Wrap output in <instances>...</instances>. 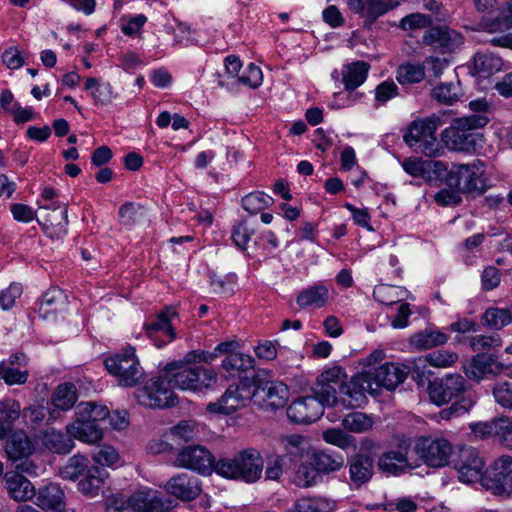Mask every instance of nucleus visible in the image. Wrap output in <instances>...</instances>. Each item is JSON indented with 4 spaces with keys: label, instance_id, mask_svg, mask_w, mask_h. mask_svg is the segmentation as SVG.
<instances>
[{
    "label": "nucleus",
    "instance_id": "c85d7f7f",
    "mask_svg": "<svg viewBox=\"0 0 512 512\" xmlns=\"http://www.w3.org/2000/svg\"><path fill=\"white\" fill-rule=\"evenodd\" d=\"M35 504L43 510L59 511L64 507L65 494L58 484L50 483L39 489Z\"/></svg>",
    "mask_w": 512,
    "mask_h": 512
},
{
    "label": "nucleus",
    "instance_id": "bb28decb",
    "mask_svg": "<svg viewBox=\"0 0 512 512\" xmlns=\"http://www.w3.org/2000/svg\"><path fill=\"white\" fill-rule=\"evenodd\" d=\"M373 473V459L368 454L360 452L349 462L350 481L356 487L369 482Z\"/></svg>",
    "mask_w": 512,
    "mask_h": 512
},
{
    "label": "nucleus",
    "instance_id": "de8ad7c7",
    "mask_svg": "<svg viewBox=\"0 0 512 512\" xmlns=\"http://www.w3.org/2000/svg\"><path fill=\"white\" fill-rule=\"evenodd\" d=\"M119 217L122 225L132 227L145 220L146 212L142 205L126 202L119 208Z\"/></svg>",
    "mask_w": 512,
    "mask_h": 512
},
{
    "label": "nucleus",
    "instance_id": "6ab92c4d",
    "mask_svg": "<svg viewBox=\"0 0 512 512\" xmlns=\"http://www.w3.org/2000/svg\"><path fill=\"white\" fill-rule=\"evenodd\" d=\"M364 373L369 378L371 386L375 387L373 389L375 395L382 387L387 390L395 389L406 378L404 369L393 363H385L378 368L364 371Z\"/></svg>",
    "mask_w": 512,
    "mask_h": 512
},
{
    "label": "nucleus",
    "instance_id": "7ed1b4c3",
    "mask_svg": "<svg viewBox=\"0 0 512 512\" xmlns=\"http://www.w3.org/2000/svg\"><path fill=\"white\" fill-rule=\"evenodd\" d=\"M105 512H168L173 501L159 496L157 491L147 490L125 498L122 494H112L106 498Z\"/></svg>",
    "mask_w": 512,
    "mask_h": 512
},
{
    "label": "nucleus",
    "instance_id": "cd10ccee",
    "mask_svg": "<svg viewBox=\"0 0 512 512\" xmlns=\"http://www.w3.org/2000/svg\"><path fill=\"white\" fill-rule=\"evenodd\" d=\"M329 299V289L322 283L311 285L301 290L296 303L302 309H319L326 305Z\"/></svg>",
    "mask_w": 512,
    "mask_h": 512
},
{
    "label": "nucleus",
    "instance_id": "0eeeda50",
    "mask_svg": "<svg viewBox=\"0 0 512 512\" xmlns=\"http://www.w3.org/2000/svg\"><path fill=\"white\" fill-rule=\"evenodd\" d=\"M484 172L485 166L480 160L467 164H453L447 173V185L460 192L483 194L486 190Z\"/></svg>",
    "mask_w": 512,
    "mask_h": 512
},
{
    "label": "nucleus",
    "instance_id": "79ce46f5",
    "mask_svg": "<svg viewBox=\"0 0 512 512\" xmlns=\"http://www.w3.org/2000/svg\"><path fill=\"white\" fill-rule=\"evenodd\" d=\"M311 465L317 473H332L340 470L344 465V458L340 454H329L325 451L315 452L310 457Z\"/></svg>",
    "mask_w": 512,
    "mask_h": 512
},
{
    "label": "nucleus",
    "instance_id": "e2e57ef3",
    "mask_svg": "<svg viewBox=\"0 0 512 512\" xmlns=\"http://www.w3.org/2000/svg\"><path fill=\"white\" fill-rule=\"evenodd\" d=\"M262 80V71L254 63H250L242 74L238 76L239 83L251 88L259 87L262 84Z\"/></svg>",
    "mask_w": 512,
    "mask_h": 512
},
{
    "label": "nucleus",
    "instance_id": "9b49d317",
    "mask_svg": "<svg viewBox=\"0 0 512 512\" xmlns=\"http://www.w3.org/2000/svg\"><path fill=\"white\" fill-rule=\"evenodd\" d=\"M415 452L428 466L440 468L449 464L453 447L445 438L421 437L416 441Z\"/></svg>",
    "mask_w": 512,
    "mask_h": 512
},
{
    "label": "nucleus",
    "instance_id": "c756f323",
    "mask_svg": "<svg viewBox=\"0 0 512 512\" xmlns=\"http://www.w3.org/2000/svg\"><path fill=\"white\" fill-rule=\"evenodd\" d=\"M278 441L283 451L282 456L291 462L302 459L309 451L308 441L298 434L282 435Z\"/></svg>",
    "mask_w": 512,
    "mask_h": 512
},
{
    "label": "nucleus",
    "instance_id": "a211bd4d",
    "mask_svg": "<svg viewBox=\"0 0 512 512\" xmlns=\"http://www.w3.org/2000/svg\"><path fill=\"white\" fill-rule=\"evenodd\" d=\"M423 43L442 53H450L462 46L463 36L448 26H434L425 31Z\"/></svg>",
    "mask_w": 512,
    "mask_h": 512
},
{
    "label": "nucleus",
    "instance_id": "7c9ffc66",
    "mask_svg": "<svg viewBox=\"0 0 512 512\" xmlns=\"http://www.w3.org/2000/svg\"><path fill=\"white\" fill-rule=\"evenodd\" d=\"M176 316L177 312L172 306L166 307L156 315L152 322L145 324L146 333L152 337L156 332L161 331L168 336L169 341L174 340L176 333L171 326V320Z\"/></svg>",
    "mask_w": 512,
    "mask_h": 512
},
{
    "label": "nucleus",
    "instance_id": "5701e85b",
    "mask_svg": "<svg viewBox=\"0 0 512 512\" xmlns=\"http://www.w3.org/2000/svg\"><path fill=\"white\" fill-rule=\"evenodd\" d=\"M165 490L184 501L194 500L201 493L199 479L188 473H180L168 480Z\"/></svg>",
    "mask_w": 512,
    "mask_h": 512
},
{
    "label": "nucleus",
    "instance_id": "4be33fe9",
    "mask_svg": "<svg viewBox=\"0 0 512 512\" xmlns=\"http://www.w3.org/2000/svg\"><path fill=\"white\" fill-rule=\"evenodd\" d=\"M409 445L403 444L396 449L385 451L378 458V468L384 472L392 475H399L408 469L414 468L408 458Z\"/></svg>",
    "mask_w": 512,
    "mask_h": 512
},
{
    "label": "nucleus",
    "instance_id": "58836bf2",
    "mask_svg": "<svg viewBox=\"0 0 512 512\" xmlns=\"http://www.w3.org/2000/svg\"><path fill=\"white\" fill-rule=\"evenodd\" d=\"M43 445L52 452L59 454L69 453L74 447V441L68 434L65 435L54 428L46 429L42 436Z\"/></svg>",
    "mask_w": 512,
    "mask_h": 512
},
{
    "label": "nucleus",
    "instance_id": "a19ab883",
    "mask_svg": "<svg viewBox=\"0 0 512 512\" xmlns=\"http://www.w3.org/2000/svg\"><path fill=\"white\" fill-rule=\"evenodd\" d=\"M401 165L403 170L412 177H424L425 174L431 170H445L444 163L441 161H425L418 157L406 158Z\"/></svg>",
    "mask_w": 512,
    "mask_h": 512
},
{
    "label": "nucleus",
    "instance_id": "052dcab7",
    "mask_svg": "<svg viewBox=\"0 0 512 512\" xmlns=\"http://www.w3.org/2000/svg\"><path fill=\"white\" fill-rule=\"evenodd\" d=\"M473 405L474 402L471 398H462L454 402L450 407L441 410L439 412V418L441 420H450L454 417H459L468 412Z\"/></svg>",
    "mask_w": 512,
    "mask_h": 512
},
{
    "label": "nucleus",
    "instance_id": "72a5a7b5",
    "mask_svg": "<svg viewBox=\"0 0 512 512\" xmlns=\"http://www.w3.org/2000/svg\"><path fill=\"white\" fill-rule=\"evenodd\" d=\"M21 415L20 403L14 399L0 401V440L7 437Z\"/></svg>",
    "mask_w": 512,
    "mask_h": 512
},
{
    "label": "nucleus",
    "instance_id": "412c9836",
    "mask_svg": "<svg viewBox=\"0 0 512 512\" xmlns=\"http://www.w3.org/2000/svg\"><path fill=\"white\" fill-rule=\"evenodd\" d=\"M499 367L500 361L495 355L478 353L463 365V371L468 379L479 383L484 379L497 377Z\"/></svg>",
    "mask_w": 512,
    "mask_h": 512
},
{
    "label": "nucleus",
    "instance_id": "b1692460",
    "mask_svg": "<svg viewBox=\"0 0 512 512\" xmlns=\"http://www.w3.org/2000/svg\"><path fill=\"white\" fill-rule=\"evenodd\" d=\"M351 11L359 14L365 22L372 24L377 18L398 6L397 1L347 0Z\"/></svg>",
    "mask_w": 512,
    "mask_h": 512
},
{
    "label": "nucleus",
    "instance_id": "f704fd0d",
    "mask_svg": "<svg viewBox=\"0 0 512 512\" xmlns=\"http://www.w3.org/2000/svg\"><path fill=\"white\" fill-rule=\"evenodd\" d=\"M107 476L105 469L90 465L79 481L78 489L85 495L95 496Z\"/></svg>",
    "mask_w": 512,
    "mask_h": 512
},
{
    "label": "nucleus",
    "instance_id": "8fccbe9b",
    "mask_svg": "<svg viewBox=\"0 0 512 512\" xmlns=\"http://www.w3.org/2000/svg\"><path fill=\"white\" fill-rule=\"evenodd\" d=\"M320 480L321 476L317 473L315 467L311 465V460H309V463H301L293 475V483L301 488L314 486Z\"/></svg>",
    "mask_w": 512,
    "mask_h": 512
},
{
    "label": "nucleus",
    "instance_id": "338daca9",
    "mask_svg": "<svg viewBox=\"0 0 512 512\" xmlns=\"http://www.w3.org/2000/svg\"><path fill=\"white\" fill-rule=\"evenodd\" d=\"M435 202L440 206H456L462 198L460 191L454 187L444 188L434 195Z\"/></svg>",
    "mask_w": 512,
    "mask_h": 512
},
{
    "label": "nucleus",
    "instance_id": "f257e3e1",
    "mask_svg": "<svg viewBox=\"0 0 512 512\" xmlns=\"http://www.w3.org/2000/svg\"><path fill=\"white\" fill-rule=\"evenodd\" d=\"M488 122V117L482 114L453 119L450 126L442 132V139L453 150L475 152L484 144L483 135L478 129Z\"/></svg>",
    "mask_w": 512,
    "mask_h": 512
},
{
    "label": "nucleus",
    "instance_id": "774afa93",
    "mask_svg": "<svg viewBox=\"0 0 512 512\" xmlns=\"http://www.w3.org/2000/svg\"><path fill=\"white\" fill-rule=\"evenodd\" d=\"M23 292L22 286L18 283H11L6 289L0 292V307L3 310L10 309L17 298L21 296Z\"/></svg>",
    "mask_w": 512,
    "mask_h": 512
},
{
    "label": "nucleus",
    "instance_id": "1a4fd4ad",
    "mask_svg": "<svg viewBox=\"0 0 512 512\" xmlns=\"http://www.w3.org/2000/svg\"><path fill=\"white\" fill-rule=\"evenodd\" d=\"M481 485L494 495H512V457L502 455L496 459L481 478Z\"/></svg>",
    "mask_w": 512,
    "mask_h": 512
},
{
    "label": "nucleus",
    "instance_id": "c03bdc74",
    "mask_svg": "<svg viewBox=\"0 0 512 512\" xmlns=\"http://www.w3.org/2000/svg\"><path fill=\"white\" fill-rule=\"evenodd\" d=\"M77 390L73 384H60L53 393L52 403L56 409L67 411L76 403Z\"/></svg>",
    "mask_w": 512,
    "mask_h": 512
},
{
    "label": "nucleus",
    "instance_id": "a18cd8bd",
    "mask_svg": "<svg viewBox=\"0 0 512 512\" xmlns=\"http://www.w3.org/2000/svg\"><path fill=\"white\" fill-rule=\"evenodd\" d=\"M433 98L445 105H452L457 102L462 96V89L460 87V82H448L441 83L433 88L432 91Z\"/></svg>",
    "mask_w": 512,
    "mask_h": 512
},
{
    "label": "nucleus",
    "instance_id": "3c124183",
    "mask_svg": "<svg viewBox=\"0 0 512 512\" xmlns=\"http://www.w3.org/2000/svg\"><path fill=\"white\" fill-rule=\"evenodd\" d=\"M483 26L489 33L502 32L512 27V0H507L505 5L500 8L498 16L485 22Z\"/></svg>",
    "mask_w": 512,
    "mask_h": 512
},
{
    "label": "nucleus",
    "instance_id": "ddd939ff",
    "mask_svg": "<svg viewBox=\"0 0 512 512\" xmlns=\"http://www.w3.org/2000/svg\"><path fill=\"white\" fill-rule=\"evenodd\" d=\"M251 388L252 385L248 384L230 385L217 402L207 405V411L229 415L246 407L253 400V390Z\"/></svg>",
    "mask_w": 512,
    "mask_h": 512
},
{
    "label": "nucleus",
    "instance_id": "49530a36",
    "mask_svg": "<svg viewBox=\"0 0 512 512\" xmlns=\"http://www.w3.org/2000/svg\"><path fill=\"white\" fill-rule=\"evenodd\" d=\"M425 77V67L419 63L407 62L397 69V81L400 84H415L421 82Z\"/></svg>",
    "mask_w": 512,
    "mask_h": 512
},
{
    "label": "nucleus",
    "instance_id": "4d7b16f0",
    "mask_svg": "<svg viewBox=\"0 0 512 512\" xmlns=\"http://www.w3.org/2000/svg\"><path fill=\"white\" fill-rule=\"evenodd\" d=\"M492 395L502 408L512 410V382L499 381L493 385Z\"/></svg>",
    "mask_w": 512,
    "mask_h": 512
},
{
    "label": "nucleus",
    "instance_id": "5fc2aeb1",
    "mask_svg": "<svg viewBox=\"0 0 512 512\" xmlns=\"http://www.w3.org/2000/svg\"><path fill=\"white\" fill-rule=\"evenodd\" d=\"M372 425V419L362 412H352L343 419V426L355 433H363L369 430Z\"/></svg>",
    "mask_w": 512,
    "mask_h": 512
},
{
    "label": "nucleus",
    "instance_id": "bf43d9fd",
    "mask_svg": "<svg viewBox=\"0 0 512 512\" xmlns=\"http://www.w3.org/2000/svg\"><path fill=\"white\" fill-rule=\"evenodd\" d=\"M323 439L327 443L335 445L341 449H348L354 445V438L340 429H328L324 431Z\"/></svg>",
    "mask_w": 512,
    "mask_h": 512
},
{
    "label": "nucleus",
    "instance_id": "f3484780",
    "mask_svg": "<svg viewBox=\"0 0 512 512\" xmlns=\"http://www.w3.org/2000/svg\"><path fill=\"white\" fill-rule=\"evenodd\" d=\"M466 390V381L460 374H447L441 379L429 383L428 393L431 401L440 406Z\"/></svg>",
    "mask_w": 512,
    "mask_h": 512
},
{
    "label": "nucleus",
    "instance_id": "09e8293b",
    "mask_svg": "<svg viewBox=\"0 0 512 512\" xmlns=\"http://www.w3.org/2000/svg\"><path fill=\"white\" fill-rule=\"evenodd\" d=\"M334 507V501L325 497H303L295 503L299 512H331Z\"/></svg>",
    "mask_w": 512,
    "mask_h": 512
},
{
    "label": "nucleus",
    "instance_id": "aec40b11",
    "mask_svg": "<svg viewBox=\"0 0 512 512\" xmlns=\"http://www.w3.org/2000/svg\"><path fill=\"white\" fill-rule=\"evenodd\" d=\"M323 412L324 405L315 396H306L289 405L287 416L294 423L309 424L318 420Z\"/></svg>",
    "mask_w": 512,
    "mask_h": 512
},
{
    "label": "nucleus",
    "instance_id": "c9c22d12",
    "mask_svg": "<svg viewBox=\"0 0 512 512\" xmlns=\"http://www.w3.org/2000/svg\"><path fill=\"white\" fill-rule=\"evenodd\" d=\"M370 65L364 61H356L344 66L342 70V81L346 90L353 91L362 85L369 71Z\"/></svg>",
    "mask_w": 512,
    "mask_h": 512
},
{
    "label": "nucleus",
    "instance_id": "393cba45",
    "mask_svg": "<svg viewBox=\"0 0 512 512\" xmlns=\"http://www.w3.org/2000/svg\"><path fill=\"white\" fill-rule=\"evenodd\" d=\"M484 466L485 463L476 450H464L457 466L459 480L467 484L481 481Z\"/></svg>",
    "mask_w": 512,
    "mask_h": 512
},
{
    "label": "nucleus",
    "instance_id": "0e129e2a",
    "mask_svg": "<svg viewBox=\"0 0 512 512\" xmlns=\"http://www.w3.org/2000/svg\"><path fill=\"white\" fill-rule=\"evenodd\" d=\"M93 459L102 466L111 467L118 463L120 456L114 447L104 445L93 453Z\"/></svg>",
    "mask_w": 512,
    "mask_h": 512
},
{
    "label": "nucleus",
    "instance_id": "473e14b6",
    "mask_svg": "<svg viewBox=\"0 0 512 512\" xmlns=\"http://www.w3.org/2000/svg\"><path fill=\"white\" fill-rule=\"evenodd\" d=\"M67 303V296L57 287L48 289L42 296L39 302V316L43 319H47L50 314H54L61 310Z\"/></svg>",
    "mask_w": 512,
    "mask_h": 512
},
{
    "label": "nucleus",
    "instance_id": "680f3d73",
    "mask_svg": "<svg viewBox=\"0 0 512 512\" xmlns=\"http://www.w3.org/2000/svg\"><path fill=\"white\" fill-rule=\"evenodd\" d=\"M253 234L254 230L249 227L248 223L241 221L233 227L231 237L235 245L244 250L247 248Z\"/></svg>",
    "mask_w": 512,
    "mask_h": 512
},
{
    "label": "nucleus",
    "instance_id": "2f4dec72",
    "mask_svg": "<svg viewBox=\"0 0 512 512\" xmlns=\"http://www.w3.org/2000/svg\"><path fill=\"white\" fill-rule=\"evenodd\" d=\"M67 434L81 442L94 444L102 439L103 433L100 425L83 423L75 420L66 426Z\"/></svg>",
    "mask_w": 512,
    "mask_h": 512
},
{
    "label": "nucleus",
    "instance_id": "603ef678",
    "mask_svg": "<svg viewBox=\"0 0 512 512\" xmlns=\"http://www.w3.org/2000/svg\"><path fill=\"white\" fill-rule=\"evenodd\" d=\"M273 204V198L260 191H254L242 198V207L250 214H256Z\"/></svg>",
    "mask_w": 512,
    "mask_h": 512
},
{
    "label": "nucleus",
    "instance_id": "dca6fc26",
    "mask_svg": "<svg viewBox=\"0 0 512 512\" xmlns=\"http://www.w3.org/2000/svg\"><path fill=\"white\" fill-rule=\"evenodd\" d=\"M221 366L225 372V377L238 379V384L253 386L258 378L254 371L255 360L248 354L230 353L222 360Z\"/></svg>",
    "mask_w": 512,
    "mask_h": 512
},
{
    "label": "nucleus",
    "instance_id": "864d4df0",
    "mask_svg": "<svg viewBox=\"0 0 512 512\" xmlns=\"http://www.w3.org/2000/svg\"><path fill=\"white\" fill-rule=\"evenodd\" d=\"M89 466L87 458L75 455L60 469V475L63 479L76 480L83 476Z\"/></svg>",
    "mask_w": 512,
    "mask_h": 512
},
{
    "label": "nucleus",
    "instance_id": "13d9d810",
    "mask_svg": "<svg viewBox=\"0 0 512 512\" xmlns=\"http://www.w3.org/2000/svg\"><path fill=\"white\" fill-rule=\"evenodd\" d=\"M484 322L495 329H500L505 325L511 323L507 309L502 308H489L483 315Z\"/></svg>",
    "mask_w": 512,
    "mask_h": 512
},
{
    "label": "nucleus",
    "instance_id": "4c0bfd02",
    "mask_svg": "<svg viewBox=\"0 0 512 512\" xmlns=\"http://www.w3.org/2000/svg\"><path fill=\"white\" fill-rule=\"evenodd\" d=\"M458 360V354L448 350H435L419 358L416 364L415 372L418 373L420 368H426V364L435 368H449Z\"/></svg>",
    "mask_w": 512,
    "mask_h": 512
},
{
    "label": "nucleus",
    "instance_id": "ea45409f",
    "mask_svg": "<svg viewBox=\"0 0 512 512\" xmlns=\"http://www.w3.org/2000/svg\"><path fill=\"white\" fill-rule=\"evenodd\" d=\"M108 415L109 410L105 406L92 402H82L77 405L75 410V420L96 425H99Z\"/></svg>",
    "mask_w": 512,
    "mask_h": 512
},
{
    "label": "nucleus",
    "instance_id": "4468645a",
    "mask_svg": "<svg viewBox=\"0 0 512 512\" xmlns=\"http://www.w3.org/2000/svg\"><path fill=\"white\" fill-rule=\"evenodd\" d=\"M5 451L17 470L30 475L36 474L37 467L29 460V456L33 452V445L25 433H14L8 440Z\"/></svg>",
    "mask_w": 512,
    "mask_h": 512
},
{
    "label": "nucleus",
    "instance_id": "e433bc0d",
    "mask_svg": "<svg viewBox=\"0 0 512 512\" xmlns=\"http://www.w3.org/2000/svg\"><path fill=\"white\" fill-rule=\"evenodd\" d=\"M447 341L448 336L445 333L427 328L413 334L409 343L418 350H427L444 345Z\"/></svg>",
    "mask_w": 512,
    "mask_h": 512
},
{
    "label": "nucleus",
    "instance_id": "9d476101",
    "mask_svg": "<svg viewBox=\"0 0 512 512\" xmlns=\"http://www.w3.org/2000/svg\"><path fill=\"white\" fill-rule=\"evenodd\" d=\"M254 403L265 410H277L286 406L289 400V388L281 381L262 380L257 378L254 382Z\"/></svg>",
    "mask_w": 512,
    "mask_h": 512
},
{
    "label": "nucleus",
    "instance_id": "2eb2a0df",
    "mask_svg": "<svg viewBox=\"0 0 512 512\" xmlns=\"http://www.w3.org/2000/svg\"><path fill=\"white\" fill-rule=\"evenodd\" d=\"M369 378L364 372L353 376L349 382L343 383L339 389L338 402L345 408H359L366 403V393L375 395Z\"/></svg>",
    "mask_w": 512,
    "mask_h": 512
},
{
    "label": "nucleus",
    "instance_id": "6e6552de",
    "mask_svg": "<svg viewBox=\"0 0 512 512\" xmlns=\"http://www.w3.org/2000/svg\"><path fill=\"white\" fill-rule=\"evenodd\" d=\"M172 385L166 376L148 380L145 385L135 392L139 404L150 408H166L176 403Z\"/></svg>",
    "mask_w": 512,
    "mask_h": 512
},
{
    "label": "nucleus",
    "instance_id": "69168bd1",
    "mask_svg": "<svg viewBox=\"0 0 512 512\" xmlns=\"http://www.w3.org/2000/svg\"><path fill=\"white\" fill-rule=\"evenodd\" d=\"M0 378L8 385L24 384L27 381V371H20L0 363Z\"/></svg>",
    "mask_w": 512,
    "mask_h": 512
},
{
    "label": "nucleus",
    "instance_id": "6e6d98bb",
    "mask_svg": "<svg viewBox=\"0 0 512 512\" xmlns=\"http://www.w3.org/2000/svg\"><path fill=\"white\" fill-rule=\"evenodd\" d=\"M339 385L330 383H316L314 396L324 406H334L338 403Z\"/></svg>",
    "mask_w": 512,
    "mask_h": 512
},
{
    "label": "nucleus",
    "instance_id": "f03ea898",
    "mask_svg": "<svg viewBox=\"0 0 512 512\" xmlns=\"http://www.w3.org/2000/svg\"><path fill=\"white\" fill-rule=\"evenodd\" d=\"M264 461L260 452L248 448L234 455L233 458H221L217 461L215 472L228 479H238L254 483L261 478Z\"/></svg>",
    "mask_w": 512,
    "mask_h": 512
},
{
    "label": "nucleus",
    "instance_id": "a878e982",
    "mask_svg": "<svg viewBox=\"0 0 512 512\" xmlns=\"http://www.w3.org/2000/svg\"><path fill=\"white\" fill-rule=\"evenodd\" d=\"M4 485L8 495L17 502L28 501L36 495L32 483L15 471H8L4 474Z\"/></svg>",
    "mask_w": 512,
    "mask_h": 512
},
{
    "label": "nucleus",
    "instance_id": "37998d69",
    "mask_svg": "<svg viewBox=\"0 0 512 512\" xmlns=\"http://www.w3.org/2000/svg\"><path fill=\"white\" fill-rule=\"evenodd\" d=\"M502 59L493 53L478 52L474 56V68L480 77H489L501 69Z\"/></svg>",
    "mask_w": 512,
    "mask_h": 512
},
{
    "label": "nucleus",
    "instance_id": "f8f14e48",
    "mask_svg": "<svg viewBox=\"0 0 512 512\" xmlns=\"http://www.w3.org/2000/svg\"><path fill=\"white\" fill-rule=\"evenodd\" d=\"M216 463L212 453L201 445L182 448L174 460V466L191 469L203 475H210L215 471Z\"/></svg>",
    "mask_w": 512,
    "mask_h": 512
},
{
    "label": "nucleus",
    "instance_id": "20e7f679",
    "mask_svg": "<svg viewBox=\"0 0 512 512\" xmlns=\"http://www.w3.org/2000/svg\"><path fill=\"white\" fill-rule=\"evenodd\" d=\"M164 370L172 387L184 391L210 389L217 383V373L202 366L168 363Z\"/></svg>",
    "mask_w": 512,
    "mask_h": 512
},
{
    "label": "nucleus",
    "instance_id": "39448f33",
    "mask_svg": "<svg viewBox=\"0 0 512 512\" xmlns=\"http://www.w3.org/2000/svg\"><path fill=\"white\" fill-rule=\"evenodd\" d=\"M442 125L444 121L437 114L416 119L409 124L403 140L409 147L418 148L426 156H437L440 149L436 131Z\"/></svg>",
    "mask_w": 512,
    "mask_h": 512
},
{
    "label": "nucleus",
    "instance_id": "423d86ee",
    "mask_svg": "<svg viewBox=\"0 0 512 512\" xmlns=\"http://www.w3.org/2000/svg\"><path fill=\"white\" fill-rule=\"evenodd\" d=\"M104 364L109 374L115 377L118 385L122 387H134L145 377L135 349L131 346L126 347L120 353L107 357Z\"/></svg>",
    "mask_w": 512,
    "mask_h": 512
}]
</instances>
